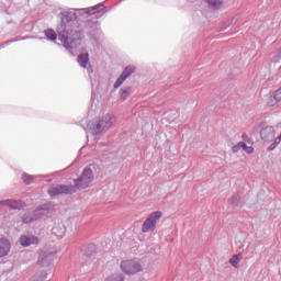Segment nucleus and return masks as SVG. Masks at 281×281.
Listing matches in <instances>:
<instances>
[{
    "label": "nucleus",
    "instance_id": "26",
    "mask_svg": "<svg viewBox=\"0 0 281 281\" xmlns=\"http://www.w3.org/2000/svg\"><path fill=\"white\" fill-rule=\"evenodd\" d=\"M64 36V42L65 43H69V38L68 37H65V35H63Z\"/></svg>",
    "mask_w": 281,
    "mask_h": 281
},
{
    "label": "nucleus",
    "instance_id": "27",
    "mask_svg": "<svg viewBox=\"0 0 281 281\" xmlns=\"http://www.w3.org/2000/svg\"><path fill=\"white\" fill-rule=\"evenodd\" d=\"M247 137V134H243V138L245 139Z\"/></svg>",
    "mask_w": 281,
    "mask_h": 281
},
{
    "label": "nucleus",
    "instance_id": "11",
    "mask_svg": "<svg viewBox=\"0 0 281 281\" xmlns=\"http://www.w3.org/2000/svg\"><path fill=\"white\" fill-rule=\"evenodd\" d=\"M78 63L80 67H83V69H87L89 67V54H81L78 56Z\"/></svg>",
    "mask_w": 281,
    "mask_h": 281
},
{
    "label": "nucleus",
    "instance_id": "24",
    "mask_svg": "<svg viewBox=\"0 0 281 281\" xmlns=\"http://www.w3.org/2000/svg\"><path fill=\"white\" fill-rule=\"evenodd\" d=\"M274 142H276V144H280V142H281V134L274 139Z\"/></svg>",
    "mask_w": 281,
    "mask_h": 281
},
{
    "label": "nucleus",
    "instance_id": "7",
    "mask_svg": "<svg viewBox=\"0 0 281 281\" xmlns=\"http://www.w3.org/2000/svg\"><path fill=\"white\" fill-rule=\"evenodd\" d=\"M19 240L22 247H30V245H38V237L34 235H22Z\"/></svg>",
    "mask_w": 281,
    "mask_h": 281
},
{
    "label": "nucleus",
    "instance_id": "4",
    "mask_svg": "<svg viewBox=\"0 0 281 281\" xmlns=\"http://www.w3.org/2000/svg\"><path fill=\"white\" fill-rule=\"evenodd\" d=\"M115 126V117L111 114H104L100 117L99 122L93 127L94 133H102Z\"/></svg>",
    "mask_w": 281,
    "mask_h": 281
},
{
    "label": "nucleus",
    "instance_id": "14",
    "mask_svg": "<svg viewBox=\"0 0 281 281\" xmlns=\"http://www.w3.org/2000/svg\"><path fill=\"white\" fill-rule=\"evenodd\" d=\"M130 94H131V87H125L120 90L121 100H126V98H128Z\"/></svg>",
    "mask_w": 281,
    "mask_h": 281
},
{
    "label": "nucleus",
    "instance_id": "6",
    "mask_svg": "<svg viewBox=\"0 0 281 281\" xmlns=\"http://www.w3.org/2000/svg\"><path fill=\"white\" fill-rule=\"evenodd\" d=\"M263 142H271L276 137V128L273 126H266L260 132Z\"/></svg>",
    "mask_w": 281,
    "mask_h": 281
},
{
    "label": "nucleus",
    "instance_id": "1",
    "mask_svg": "<svg viewBox=\"0 0 281 281\" xmlns=\"http://www.w3.org/2000/svg\"><path fill=\"white\" fill-rule=\"evenodd\" d=\"M120 269L125 276H137L146 271V263L139 258L125 259L121 261Z\"/></svg>",
    "mask_w": 281,
    "mask_h": 281
},
{
    "label": "nucleus",
    "instance_id": "5",
    "mask_svg": "<svg viewBox=\"0 0 281 281\" xmlns=\"http://www.w3.org/2000/svg\"><path fill=\"white\" fill-rule=\"evenodd\" d=\"M76 187L74 186H58L48 190L50 196H58V194H75Z\"/></svg>",
    "mask_w": 281,
    "mask_h": 281
},
{
    "label": "nucleus",
    "instance_id": "15",
    "mask_svg": "<svg viewBox=\"0 0 281 281\" xmlns=\"http://www.w3.org/2000/svg\"><path fill=\"white\" fill-rule=\"evenodd\" d=\"M45 36L49 38V41H56V38L58 37V35H56V31L54 30L45 31Z\"/></svg>",
    "mask_w": 281,
    "mask_h": 281
},
{
    "label": "nucleus",
    "instance_id": "23",
    "mask_svg": "<svg viewBox=\"0 0 281 281\" xmlns=\"http://www.w3.org/2000/svg\"><path fill=\"white\" fill-rule=\"evenodd\" d=\"M278 146V144H276V140H274V143H272L270 146H269V148H268V150H274V148Z\"/></svg>",
    "mask_w": 281,
    "mask_h": 281
},
{
    "label": "nucleus",
    "instance_id": "12",
    "mask_svg": "<svg viewBox=\"0 0 281 281\" xmlns=\"http://www.w3.org/2000/svg\"><path fill=\"white\" fill-rule=\"evenodd\" d=\"M206 3H209L210 8H215L216 10H218V8L223 5V0H206Z\"/></svg>",
    "mask_w": 281,
    "mask_h": 281
},
{
    "label": "nucleus",
    "instance_id": "19",
    "mask_svg": "<svg viewBox=\"0 0 281 281\" xmlns=\"http://www.w3.org/2000/svg\"><path fill=\"white\" fill-rule=\"evenodd\" d=\"M240 148V143H238L237 145L233 146V153H238Z\"/></svg>",
    "mask_w": 281,
    "mask_h": 281
},
{
    "label": "nucleus",
    "instance_id": "18",
    "mask_svg": "<svg viewBox=\"0 0 281 281\" xmlns=\"http://www.w3.org/2000/svg\"><path fill=\"white\" fill-rule=\"evenodd\" d=\"M124 280H125V277L122 273L116 274V277L114 278V281H124Z\"/></svg>",
    "mask_w": 281,
    "mask_h": 281
},
{
    "label": "nucleus",
    "instance_id": "17",
    "mask_svg": "<svg viewBox=\"0 0 281 281\" xmlns=\"http://www.w3.org/2000/svg\"><path fill=\"white\" fill-rule=\"evenodd\" d=\"M22 179H23V181H24V183L26 184V186H30V183H32V176H27V175H23L22 176Z\"/></svg>",
    "mask_w": 281,
    "mask_h": 281
},
{
    "label": "nucleus",
    "instance_id": "16",
    "mask_svg": "<svg viewBox=\"0 0 281 281\" xmlns=\"http://www.w3.org/2000/svg\"><path fill=\"white\" fill-rule=\"evenodd\" d=\"M127 79H128L127 77H125L124 75H121V76L119 77V79L116 80V82H115V85H114V88H115V89H120V87H121L122 85H124V82H126Z\"/></svg>",
    "mask_w": 281,
    "mask_h": 281
},
{
    "label": "nucleus",
    "instance_id": "8",
    "mask_svg": "<svg viewBox=\"0 0 281 281\" xmlns=\"http://www.w3.org/2000/svg\"><path fill=\"white\" fill-rule=\"evenodd\" d=\"M11 245L7 238H0V258H5L10 254Z\"/></svg>",
    "mask_w": 281,
    "mask_h": 281
},
{
    "label": "nucleus",
    "instance_id": "22",
    "mask_svg": "<svg viewBox=\"0 0 281 281\" xmlns=\"http://www.w3.org/2000/svg\"><path fill=\"white\" fill-rule=\"evenodd\" d=\"M239 146L240 148H243L244 151L247 150V147H248L247 144L239 142Z\"/></svg>",
    "mask_w": 281,
    "mask_h": 281
},
{
    "label": "nucleus",
    "instance_id": "13",
    "mask_svg": "<svg viewBox=\"0 0 281 281\" xmlns=\"http://www.w3.org/2000/svg\"><path fill=\"white\" fill-rule=\"evenodd\" d=\"M135 74V66H127L125 67V69L123 70L122 75L125 78H131V75Z\"/></svg>",
    "mask_w": 281,
    "mask_h": 281
},
{
    "label": "nucleus",
    "instance_id": "21",
    "mask_svg": "<svg viewBox=\"0 0 281 281\" xmlns=\"http://www.w3.org/2000/svg\"><path fill=\"white\" fill-rule=\"evenodd\" d=\"M32 221H36V218H33V217H24L23 218L24 223H32Z\"/></svg>",
    "mask_w": 281,
    "mask_h": 281
},
{
    "label": "nucleus",
    "instance_id": "3",
    "mask_svg": "<svg viewBox=\"0 0 281 281\" xmlns=\"http://www.w3.org/2000/svg\"><path fill=\"white\" fill-rule=\"evenodd\" d=\"M164 216L161 211L151 212L142 225L143 234H148V232H155L157 229V221Z\"/></svg>",
    "mask_w": 281,
    "mask_h": 281
},
{
    "label": "nucleus",
    "instance_id": "20",
    "mask_svg": "<svg viewBox=\"0 0 281 281\" xmlns=\"http://www.w3.org/2000/svg\"><path fill=\"white\" fill-rule=\"evenodd\" d=\"M245 153H247V155H252V153H254V147L248 146V147L246 148Z\"/></svg>",
    "mask_w": 281,
    "mask_h": 281
},
{
    "label": "nucleus",
    "instance_id": "9",
    "mask_svg": "<svg viewBox=\"0 0 281 281\" xmlns=\"http://www.w3.org/2000/svg\"><path fill=\"white\" fill-rule=\"evenodd\" d=\"M0 205H3L4 207H11V210H21V207H23V203L15 200L0 201Z\"/></svg>",
    "mask_w": 281,
    "mask_h": 281
},
{
    "label": "nucleus",
    "instance_id": "2",
    "mask_svg": "<svg viewBox=\"0 0 281 281\" xmlns=\"http://www.w3.org/2000/svg\"><path fill=\"white\" fill-rule=\"evenodd\" d=\"M93 170L91 168H85L81 175L75 179V190H87L93 183Z\"/></svg>",
    "mask_w": 281,
    "mask_h": 281
},
{
    "label": "nucleus",
    "instance_id": "10",
    "mask_svg": "<svg viewBox=\"0 0 281 281\" xmlns=\"http://www.w3.org/2000/svg\"><path fill=\"white\" fill-rule=\"evenodd\" d=\"M240 260H243V254L239 252L229 259V265H232L234 269H238V267H240Z\"/></svg>",
    "mask_w": 281,
    "mask_h": 281
},
{
    "label": "nucleus",
    "instance_id": "25",
    "mask_svg": "<svg viewBox=\"0 0 281 281\" xmlns=\"http://www.w3.org/2000/svg\"><path fill=\"white\" fill-rule=\"evenodd\" d=\"M274 142H276V144H280V142H281V134L274 139Z\"/></svg>",
    "mask_w": 281,
    "mask_h": 281
}]
</instances>
